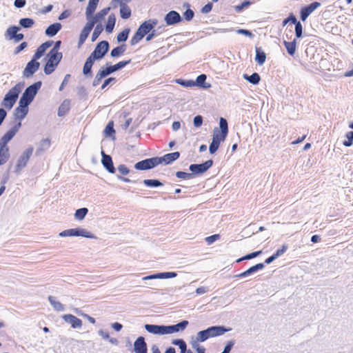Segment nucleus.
<instances>
[{"mask_svg":"<svg viewBox=\"0 0 353 353\" xmlns=\"http://www.w3.org/2000/svg\"><path fill=\"white\" fill-rule=\"evenodd\" d=\"M21 125V123L19 121L0 139V165L6 164L9 160L10 152L8 144L16 135Z\"/></svg>","mask_w":353,"mask_h":353,"instance_id":"1","label":"nucleus"},{"mask_svg":"<svg viewBox=\"0 0 353 353\" xmlns=\"http://www.w3.org/2000/svg\"><path fill=\"white\" fill-rule=\"evenodd\" d=\"M23 83H17L6 93L1 103V105L8 110H11L16 103L19 94L23 89Z\"/></svg>","mask_w":353,"mask_h":353,"instance_id":"2","label":"nucleus"},{"mask_svg":"<svg viewBox=\"0 0 353 353\" xmlns=\"http://www.w3.org/2000/svg\"><path fill=\"white\" fill-rule=\"evenodd\" d=\"M230 330V329H226L223 326H212L205 330L199 332L196 338L197 341L203 342L210 337L223 335L225 332Z\"/></svg>","mask_w":353,"mask_h":353,"instance_id":"3","label":"nucleus"},{"mask_svg":"<svg viewBox=\"0 0 353 353\" xmlns=\"http://www.w3.org/2000/svg\"><path fill=\"white\" fill-rule=\"evenodd\" d=\"M33 147L29 146L21 153L15 162L14 167V173L19 174L23 169L26 167L33 154Z\"/></svg>","mask_w":353,"mask_h":353,"instance_id":"4","label":"nucleus"},{"mask_svg":"<svg viewBox=\"0 0 353 353\" xmlns=\"http://www.w3.org/2000/svg\"><path fill=\"white\" fill-rule=\"evenodd\" d=\"M48 61L44 67V72L46 74H50L54 71L56 67L61 61L62 53L50 51L48 54Z\"/></svg>","mask_w":353,"mask_h":353,"instance_id":"5","label":"nucleus"},{"mask_svg":"<svg viewBox=\"0 0 353 353\" xmlns=\"http://www.w3.org/2000/svg\"><path fill=\"white\" fill-rule=\"evenodd\" d=\"M41 87V81H37L33 83L32 85H30L25 90L19 101H21V103L30 105L31 102L33 101L34 97L37 94Z\"/></svg>","mask_w":353,"mask_h":353,"instance_id":"6","label":"nucleus"},{"mask_svg":"<svg viewBox=\"0 0 353 353\" xmlns=\"http://www.w3.org/2000/svg\"><path fill=\"white\" fill-rule=\"evenodd\" d=\"M219 128H214L212 139L221 143L225 141L228 133V125L225 119L220 118Z\"/></svg>","mask_w":353,"mask_h":353,"instance_id":"7","label":"nucleus"},{"mask_svg":"<svg viewBox=\"0 0 353 353\" xmlns=\"http://www.w3.org/2000/svg\"><path fill=\"white\" fill-rule=\"evenodd\" d=\"M61 237L65 236H83L88 239H96L91 232L83 228H72L62 231L59 234Z\"/></svg>","mask_w":353,"mask_h":353,"instance_id":"8","label":"nucleus"},{"mask_svg":"<svg viewBox=\"0 0 353 353\" xmlns=\"http://www.w3.org/2000/svg\"><path fill=\"white\" fill-rule=\"evenodd\" d=\"M109 49V43L106 41L99 42L94 50L90 54V57H92L94 60L100 59L103 57Z\"/></svg>","mask_w":353,"mask_h":353,"instance_id":"9","label":"nucleus"},{"mask_svg":"<svg viewBox=\"0 0 353 353\" xmlns=\"http://www.w3.org/2000/svg\"><path fill=\"white\" fill-rule=\"evenodd\" d=\"M212 160H208L201 164H191L189 167V170L192 172L191 174H192L193 176L194 174L198 175L204 173L212 167Z\"/></svg>","mask_w":353,"mask_h":353,"instance_id":"10","label":"nucleus"},{"mask_svg":"<svg viewBox=\"0 0 353 353\" xmlns=\"http://www.w3.org/2000/svg\"><path fill=\"white\" fill-rule=\"evenodd\" d=\"M156 157L147 159L135 163L134 168L139 170H149L158 165Z\"/></svg>","mask_w":353,"mask_h":353,"instance_id":"11","label":"nucleus"},{"mask_svg":"<svg viewBox=\"0 0 353 353\" xmlns=\"http://www.w3.org/2000/svg\"><path fill=\"white\" fill-rule=\"evenodd\" d=\"M157 23L158 20L157 19H150L141 24L137 30L145 37L157 25Z\"/></svg>","mask_w":353,"mask_h":353,"instance_id":"12","label":"nucleus"},{"mask_svg":"<svg viewBox=\"0 0 353 353\" xmlns=\"http://www.w3.org/2000/svg\"><path fill=\"white\" fill-rule=\"evenodd\" d=\"M40 63L34 60L29 61L23 71V76L25 78L32 77L39 68Z\"/></svg>","mask_w":353,"mask_h":353,"instance_id":"13","label":"nucleus"},{"mask_svg":"<svg viewBox=\"0 0 353 353\" xmlns=\"http://www.w3.org/2000/svg\"><path fill=\"white\" fill-rule=\"evenodd\" d=\"M180 157V153L179 152H174L169 154H166L161 157H156L157 161V165L164 164L168 165L178 159Z\"/></svg>","mask_w":353,"mask_h":353,"instance_id":"14","label":"nucleus"},{"mask_svg":"<svg viewBox=\"0 0 353 353\" xmlns=\"http://www.w3.org/2000/svg\"><path fill=\"white\" fill-rule=\"evenodd\" d=\"M188 324L189 322L186 320H184L176 325H165V334L182 332L187 327Z\"/></svg>","mask_w":353,"mask_h":353,"instance_id":"15","label":"nucleus"},{"mask_svg":"<svg viewBox=\"0 0 353 353\" xmlns=\"http://www.w3.org/2000/svg\"><path fill=\"white\" fill-rule=\"evenodd\" d=\"M182 20L181 15L176 11L172 10L167 13L164 21L168 26H172L179 23Z\"/></svg>","mask_w":353,"mask_h":353,"instance_id":"16","label":"nucleus"},{"mask_svg":"<svg viewBox=\"0 0 353 353\" xmlns=\"http://www.w3.org/2000/svg\"><path fill=\"white\" fill-rule=\"evenodd\" d=\"M321 6L319 2H313L310 5L303 8L301 10V18L302 21H305L308 16Z\"/></svg>","mask_w":353,"mask_h":353,"instance_id":"17","label":"nucleus"},{"mask_svg":"<svg viewBox=\"0 0 353 353\" xmlns=\"http://www.w3.org/2000/svg\"><path fill=\"white\" fill-rule=\"evenodd\" d=\"M177 276V274L174 272H160L154 274H151L149 276H144L143 280H152V279H172L174 278Z\"/></svg>","mask_w":353,"mask_h":353,"instance_id":"18","label":"nucleus"},{"mask_svg":"<svg viewBox=\"0 0 353 353\" xmlns=\"http://www.w3.org/2000/svg\"><path fill=\"white\" fill-rule=\"evenodd\" d=\"M28 105L29 104H25L19 101V107L14 110V116L16 119L21 121L26 117L28 112Z\"/></svg>","mask_w":353,"mask_h":353,"instance_id":"19","label":"nucleus"},{"mask_svg":"<svg viewBox=\"0 0 353 353\" xmlns=\"http://www.w3.org/2000/svg\"><path fill=\"white\" fill-rule=\"evenodd\" d=\"M62 319L65 322L70 323L74 329L81 328L82 326V321L72 314H64Z\"/></svg>","mask_w":353,"mask_h":353,"instance_id":"20","label":"nucleus"},{"mask_svg":"<svg viewBox=\"0 0 353 353\" xmlns=\"http://www.w3.org/2000/svg\"><path fill=\"white\" fill-rule=\"evenodd\" d=\"M145 329L149 333L157 335H165V325H151L145 324L144 325Z\"/></svg>","mask_w":353,"mask_h":353,"instance_id":"21","label":"nucleus"},{"mask_svg":"<svg viewBox=\"0 0 353 353\" xmlns=\"http://www.w3.org/2000/svg\"><path fill=\"white\" fill-rule=\"evenodd\" d=\"M102 160L101 163L103 167L110 172L114 173L115 168L113 165L112 158L110 155L106 154L103 151L101 152Z\"/></svg>","mask_w":353,"mask_h":353,"instance_id":"22","label":"nucleus"},{"mask_svg":"<svg viewBox=\"0 0 353 353\" xmlns=\"http://www.w3.org/2000/svg\"><path fill=\"white\" fill-rule=\"evenodd\" d=\"M134 350L135 353H147V344L143 336H139L134 341Z\"/></svg>","mask_w":353,"mask_h":353,"instance_id":"23","label":"nucleus"},{"mask_svg":"<svg viewBox=\"0 0 353 353\" xmlns=\"http://www.w3.org/2000/svg\"><path fill=\"white\" fill-rule=\"evenodd\" d=\"M288 34H286L285 37L283 36V44L287 50L288 54L293 56L296 49V39H294L292 41H288L286 39H289Z\"/></svg>","mask_w":353,"mask_h":353,"instance_id":"24","label":"nucleus"},{"mask_svg":"<svg viewBox=\"0 0 353 353\" xmlns=\"http://www.w3.org/2000/svg\"><path fill=\"white\" fill-rule=\"evenodd\" d=\"M130 61L131 60L129 59L127 61H120L114 65H111V66L107 67L106 68H103V70L105 71V72L107 75H109L111 73H112L115 71H117V70L124 68L125 66H126L128 64H129L130 63Z\"/></svg>","mask_w":353,"mask_h":353,"instance_id":"25","label":"nucleus"},{"mask_svg":"<svg viewBox=\"0 0 353 353\" xmlns=\"http://www.w3.org/2000/svg\"><path fill=\"white\" fill-rule=\"evenodd\" d=\"M48 301L50 302L51 306L53 307V309L57 312H63L65 310V306L63 304H62L61 302H59L58 300H57V298L53 296H49Z\"/></svg>","mask_w":353,"mask_h":353,"instance_id":"26","label":"nucleus"},{"mask_svg":"<svg viewBox=\"0 0 353 353\" xmlns=\"http://www.w3.org/2000/svg\"><path fill=\"white\" fill-rule=\"evenodd\" d=\"M61 23H54L47 28L45 33L48 37H53L57 34V32L61 30Z\"/></svg>","mask_w":353,"mask_h":353,"instance_id":"27","label":"nucleus"},{"mask_svg":"<svg viewBox=\"0 0 353 353\" xmlns=\"http://www.w3.org/2000/svg\"><path fill=\"white\" fill-rule=\"evenodd\" d=\"M19 30L20 28L18 26H13L9 27L5 32V37L10 40L13 39Z\"/></svg>","mask_w":353,"mask_h":353,"instance_id":"28","label":"nucleus"},{"mask_svg":"<svg viewBox=\"0 0 353 353\" xmlns=\"http://www.w3.org/2000/svg\"><path fill=\"white\" fill-rule=\"evenodd\" d=\"M116 22V17L114 14H110L108 16V22L105 26V31L107 33H111L114 29Z\"/></svg>","mask_w":353,"mask_h":353,"instance_id":"29","label":"nucleus"},{"mask_svg":"<svg viewBox=\"0 0 353 353\" xmlns=\"http://www.w3.org/2000/svg\"><path fill=\"white\" fill-rule=\"evenodd\" d=\"M99 0H90L86 8L85 15L93 14L96 10Z\"/></svg>","mask_w":353,"mask_h":353,"instance_id":"30","label":"nucleus"},{"mask_svg":"<svg viewBox=\"0 0 353 353\" xmlns=\"http://www.w3.org/2000/svg\"><path fill=\"white\" fill-rule=\"evenodd\" d=\"M243 78L253 85H257L260 81V76L258 73L254 72L251 75L247 74H243Z\"/></svg>","mask_w":353,"mask_h":353,"instance_id":"31","label":"nucleus"},{"mask_svg":"<svg viewBox=\"0 0 353 353\" xmlns=\"http://www.w3.org/2000/svg\"><path fill=\"white\" fill-rule=\"evenodd\" d=\"M94 61V59L90 57H89L87 59V60L84 64L83 68V72L85 75L91 74V69H92Z\"/></svg>","mask_w":353,"mask_h":353,"instance_id":"32","label":"nucleus"},{"mask_svg":"<svg viewBox=\"0 0 353 353\" xmlns=\"http://www.w3.org/2000/svg\"><path fill=\"white\" fill-rule=\"evenodd\" d=\"M91 30H92V29L89 28L88 27H87L85 26L83 28V30H81V32L80 34L79 39V46H81L85 42V41L88 38Z\"/></svg>","mask_w":353,"mask_h":353,"instance_id":"33","label":"nucleus"},{"mask_svg":"<svg viewBox=\"0 0 353 353\" xmlns=\"http://www.w3.org/2000/svg\"><path fill=\"white\" fill-rule=\"evenodd\" d=\"M106 76L108 75L105 74V71L103 70V68L100 69L93 80V86H97L98 85H99L101 80Z\"/></svg>","mask_w":353,"mask_h":353,"instance_id":"34","label":"nucleus"},{"mask_svg":"<svg viewBox=\"0 0 353 353\" xmlns=\"http://www.w3.org/2000/svg\"><path fill=\"white\" fill-rule=\"evenodd\" d=\"M120 14L121 18L127 19L131 16V10L126 4H122L120 7Z\"/></svg>","mask_w":353,"mask_h":353,"instance_id":"35","label":"nucleus"},{"mask_svg":"<svg viewBox=\"0 0 353 353\" xmlns=\"http://www.w3.org/2000/svg\"><path fill=\"white\" fill-rule=\"evenodd\" d=\"M69 106H70V101H64L59 108L58 116L59 117L64 116L69 110Z\"/></svg>","mask_w":353,"mask_h":353,"instance_id":"36","label":"nucleus"},{"mask_svg":"<svg viewBox=\"0 0 353 353\" xmlns=\"http://www.w3.org/2000/svg\"><path fill=\"white\" fill-rule=\"evenodd\" d=\"M266 59L265 53L263 51H261L259 48L256 50V57L255 61L258 63L259 65H263Z\"/></svg>","mask_w":353,"mask_h":353,"instance_id":"37","label":"nucleus"},{"mask_svg":"<svg viewBox=\"0 0 353 353\" xmlns=\"http://www.w3.org/2000/svg\"><path fill=\"white\" fill-rule=\"evenodd\" d=\"M88 212V210L86 208H82L76 210L74 213V218L77 220H83Z\"/></svg>","mask_w":353,"mask_h":353,"instance_id":"38","label":"nucleus"},{"mask_svg":"<svg viewBox=\"0 0 353 353\" xmlns=\"http://www.w3.org/2000/svg\"><path fill=\"white\" fill-rule=\"evenodd\" d=\"M19 23L21 27L30 28L34 25V21L30 18H23L19 20Z\"/></svg>","mask_w":353,"mask_h":353,"instance_id":"39","label":"nucleus"},{"mask_svg":"<svg viewBox=\"0 0 353 353\" xmlns=\"http://www.w3.org/2000/svg\"><path fill=\"white\" fill-rule=\"evenodd\" d=\"M126 50V47L125 45H121L120 46H118L111 51V56L113 57H117L120 56L121 54H123Z\"/></svg>","mask_w":353,"mask_h":353,"instance_id":"40","label":"nucleus"},{"mask_svg":"<svg viewBox=\"0 0 353 353\" xmlns=\"http://www.w3.org/2000/svg\"><path fill=\"white\" fill-rule=\"evenodd\" d=\"M50 144H51V142L49 139H43L40 143V145L37 150V152H43L45 150H48L50 148Z\"/></svg>","mask_w":353,"mask_h":353,"instance_id":"41","label":"nucleus"},{"mask_svg":"<svg viewBox=\"0 0 353 353\" xmlns=\"http://www.w3.org/2000/svg\"><path fill=\"white\" fill-rule=\"evenodd\" d=\"M143 183L148 187H159L163 185V183L157 179H145Z\"/></svg>","mask_w":353,"mask_h":353,"instance_id":"42","label":"nucleus"},{"mask_svg":"<svg viewBox=\"0 0 353 353\" xmlns=\"http://www.w3.org/2000/svg\"><path fill=\"white\" fill-rule=\"evenodd\" d=\"M53 44L52 41H48L42 43L37 50V52H40V54L43 55L48 48L51 47Z\"/></svg>","mask_w":353,"mask_h":353,"instance_id":"43","label":"nucleus"},{"mask_svg":"<svg viewBox=\"0 0 353 353\" xmlns=\"http://www.w3.org/2000/svg\"><path fill=\"white\" fill-rule=\"evenodd\" d=\"M86 19L88 20V23H86L85 26L88 27L89 28L92 29L94 26L95 23L99 22L97 19H96L95 16H93V14L90 15H85Z\"/></svg>","mask_w":353,"mask_h":353,"instance_id":"44","label":"nucleus"},{"mask_svg":"<svg viewBox=\"0 0 353 353\" xmlns=\"http://www.w3.org/2000/svg\"><path fill=\"white\" fill-rule=\"evenodd\" d=\"M103 26L101 24H97L94 30V32L92 33V41H95L98 37L100 35V34L101 33V32L103 31Z\"/></svg>","mask_w":353,"mask_h":353,"instance_id":"45","label":"nucleus"},{"mask_svg":"<svg viewBox=\"0 0 353 353\" xmlns=\"http://www.w3.org/2000/svg\"><path fill=\"white\" fill-rule=\"evenodd\" d=\"M144 37V36L140 33L138 30H137V32H135L134 35L132 37L131 40H130V44L132 46H134L136 45L137 43H138Z\"/></svg>","mask_w":353,"mask_h":353,"instance_id":"46","label":"nucleus"},{"mask_svg":"<svg viewBox=\"0 0 353 353\" xmlns=\"http://www.w3.org/2000/svg\"><path fill=\"white\" fill-rule=\"evenodd\" d=\"M130 29H125L117 35L119 42L125 41L128 39Z\"/></svg>","mask_w":353,"mask_h":353,"instance_id":"47","label":"nucleus"},{"mask_svg":"<svg viewBox=\"0 0 353 353\" xmlns=\"http://www.w3.org/2000/svg\"><path fill=\"white\" fill-rule=\"evenodd\" d=\"M110 10V8H103L99 12H97L94 16L96 17V19H97L98 21H100L104 19V17L108 14L109 10Z\"/></svg>","mask_w":353,"mask_h":353,"instance_id":"48","label":"nucleus"},{"mask_svg":"<svg viewBox=\"0 0 353 353\" xmlns=\"http://www.w3.org/2000/svg\"><path fill=\"white\" fill-rule=\"evenodd\" d=\"M295 25V34L296 37L299 39L303 34V26L300 21H296Z\"/></svg>","mask_w":353,"mask_h":353,"instance_id":"49","label":"nucleus"},{"mask_svg":"<svg viewBox=\"0 0 353 353\" xmlns=\"http://www.w3.org/2000/svg\"><path fill=\"white\" fill-rule=\"evenodd\" d=\"M263 268H264V264L263 263H258V264H256V265L250 268L247 270H248L249 274L251 275L252 274H254L256 272L263 269Z\"/></svg>","mask_w":353,"mask_h":353,"instance_id":"50","label":"nucleus"},{"mask_svg":"<svg viewBox=\"0 0 353 353\" xmlns=\"http://www.w3.org/2000/svg\"><path fill=\"white\" fill-rule=\"evenodd\" d=\"M347 141L343 142V145L346 147L351 146L353 144V132L350 131L346 134Z\"/></svg>","mask_w":353,"mask_h":353,"instance_id":"51","label":"nucleus"},{"mask_svg":"<svg viewBox=\"0 0 353 353\" xmlns=\"http://www.w3.org/2000/svg\"><path fill=\"white\" fill-rule=\"evenodd\" d=\"M250 5L248 1H243L239 5L234 6V10L236 12H241L243 9L247 8Z\"/></svg>","mask_w":353,"mask_h":353,"instance_id":"52","label":"nucleus"},{"mask_svg":"<svg viewBox=\"0 0 353 353\" xmlns=\"http://www.w3.org/2000/svg\"><path fill=\"white\" fill-rule=\"evenodd\" d=\"M176 177H178L179 179H185V180L190 179L192 178V174L187 173V172H181V171L176 172Z\"/></svg>","mask_w":353,"mask_h":353,"instance_id":"53","label":"nucleus"},{"mask_svg":"<svg viewBox=\"0 0 353 353\" xmlns=\"http://www.w3.org/2000/svg\"><path fill=\"white\" fill-rule=\"evenodd\" d=\"M261 253V251H257V252H254L250 253V254H247L245 256L238 259L236 261V262H240V261H241L243 260H248V259H253V258L259 256Z\"/></svg>","mask_w":353,"mask_h":353,"instance_id":"54","label":"nucleus"},{"mask_svg":"<svg viewBox=\"0 0 353 353\" xmlns=\"http://www.w3.org/2000/svg\"><path fill=\"white\" fill-rule=\"evenodd\" d=\"M104 132H105V134L109 137L112 136L114 133V130L113 128L112 122H110L107 125V126L105 128Z\"/></svg>","mask_w":353,"mask_h":353,"instance_id":"55","label":"nucleus"},{"mask_svg":"<svg viewBox=\"0 0 353 353\" xmlns=\"http://www.w3.org/2000/svg\"><path fill=\"white\" fill-rule=\"evenodd\" d=\"M220 143L212 139V143L210 145L209 150L210 154H214L219 148Z\"/></svg>","mask_w":353,"mask_h":353,"instance_id":"56","label":"nucleus"},{"mask_svg":"<svg viewBox=\"0 0 353 353\" xmlns=\"http://www.w3.org/2000/svg\"><path fill=\"white\" fill-rule=\"evenodd\" d=\"M219 234H214L205 238V241L208 245L212 244L214 242L219 239Z\"/></svg>","mask_w":353,"mask_h":353,"instance_id":"57","label":"nucleus"},{"mask_svg":"<svg viewBox=\"0 0 353 353\" xmlns=\"http://www.w3.org/2000/svg\"><path fill=\"white\" fill-rule=\"evenodd\" d=\"M119 172L121 175H127L130 172V170L127 168L126 165L123 164H121L117 168Z\"/></svg>","mask_w":353,"mask_h":353,"instance_id":"58","label":"nucleus"},{"mask_svg":"<svg viewBox=\"0 0 353 353\" xmlns=\"http://www.w3.org/2000/svg\"><path fill=\"white\" fill-rule=\"evenodd\" d=\"M172 344L179 346L181 350L187 347L185 342L183 339H175L172 341Z\"/></svg>","mask_w":353,"mask_h":353,"instance_id":"59","label":"nucleus"},{"mask_svg":"<svg viewBox=\"0 0 353 353\" xmlns=\"http://www.w3.org/2000/svg\"><path fill=\"white\" fill-rule=\"evenodd\" d=\"M176 82L184 87H192L195 85V83L192 81H183L182 79H178L176 80Z\"/></svg>","mask_w":353,"mask_h":353,"instance_id":"60","label":"nucleus"},{"mask_svg":"<svg viewBox=\"0 0 353 353\" xmlns=\"http://www.w3.org/2000/svg\"><path fill=\"white\" fill-rule=\"evenodd\" d=\"M296 21H297L296 18L293 14H291L288 18H286L285 19H284L283 21L282 26H285L290 22L294 24V23H296Z\"/></svg>","mask_w":353,"mask_h":353,"instance_id":"61","label":"nucleus"},{"mask_svg":"<svg viewBox=\"0 0 353 353\" xmlns=\"http://www.w3.org/2000/svg\"><path fill=\"white\" fill-rule=\"evenodd\" d=\"M203 123V117L200 115H197L194 118V125L196 128L201 126Z\"/></svg>","mask_w":353,"mask_h":353,"instance_id":"62","label":"nucleus"},{"mask_svg":"<svg viewBox=\"0 0 353 353\" xmlns=\"http://www.w3.org/2000/svg\"><path fill=\"white\" fill-rule=\"evenodd\" d=\"M287 248L288 246L286 245H283L281 249L276 250L274 255L277 259L279 256L283 255L285 253V252L287 250Z\"/></svg>","mask_w":353,"mask_h":353,"instance_id":"63","label":"nucleus"},{"mask_svg":"<svg viewBox=\"0 0 353 353\" xmlns=\"http://www.w3.org/2000/svg\"><path fill=\"white\" fill-rule=\"evenodd\" d=\"M194 14V12L192 10L188 9L184 12V17L187 21H190L193 18Z\"/></svg>","mask_w":353,"mask_h":353,"instance_id":"64","label":"nucleus"}]
</instances>
